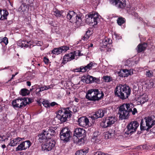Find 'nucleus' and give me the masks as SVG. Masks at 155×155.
Here are the masks:
<instances>
[{
    "instance_id": "nucleus-1",
    "label": "nucleus",
    "mask_w": 155,
    "mask_h": 155,
    "mask_svg": "<svg viewBox=\"0 0 155 155\" xmlns=\"http://www.w3.org/2000/svg\"><path fill=\"white\" fill-rule=\"evenodd\" d=\"M130 87L127 85L119 84L115 87L114 91L115 95L122 100L127 98L131 93Z\"/></svg>"
},
{
    "instance_id": "nucleus-2",
    "label": "nucleus",
    "mask_w": 155,
    "mask_h": 155,
    "mask_svg": "<svg viewBox=\"0 0 155 155\" xmlns=\"http://www.w3.org/2000/svg\"><path fill=\"white\" fill-rule=\"evenodd\" d=\"M132 104H124L120 105L119 108V118L121 120L128 119L132 111Z\"/></svg>"
},
{
    "instance_id": "nucleus-3",
    "label": "nucleus",
    "mask_w": 155,
    "mask_h": 155,
    "mask_svg": "<svg viewBox=\"0 0 155 155\" xmlns=\"http://www.w3.org/2000/svg\"><path fill=\"white\" fill-rule=\"evenodd\" d=\"M71 110L70 107H68L59 110L56 118L60 120L61 123L65 122L67 120V119L70 118L72 116V112Z\"/></svg>"
},
{
    "instance_id": "nucleus-4",
    "label": "nucleus",
    "mask_w": 155,
    "mask_h": 155,
    "mask_svg": "<svg viewBox=\"0 0 155 155\" xmlns=\"http://www.w3.org/2000/svg\"><path fill=\"white\" fill-rule=\"evenodd\" d=\"M146 126L143 124V120L142 119L140 124V131H138L137 134H140L144 130L149 131V130L155 124V120H153L151 117H146Z\"/></svg>"
},
{
    "instance_id": "nucleus-5",
    "label": "nucleus",
    "mask_w": 155,
    "mask_h": 155,
    "mask_svg": "<svg viewBox=\"0 0 155 155\" xmlns=\"http://www.w3.org/2000/svg\"><path fill=\"white\" fill-rule=\"evenodd\" d=\"M67 18L68 19L71 20L78 25H81L82 24V19L81 15L77 14L73 11L68 12Z\"/></svg>"
},
{
    "instance_id": "nucleus-6",
    "label": "nucleus",
    "mask_w": 155,
    "mask_h": 155,
    "mask_svg": "<svg viewBox=\"0 0 155 155\" xmlns=\"http://www.w3.org/2000/svg\"><path fill=\"white\" fill-rule=\"evenodd\" d=\"M60 135L61 140H63L64 142H67L71 138L72 134L70 129L68 127H65L61 130Z\"/></svg>"
},
{
    "instance_id": "nucleus-7",
    "label": "nucleus",
    "mask_w": 155,
    "mask_h": 155,
    "mask_svg": "<svg viewBox=\"0 0 155 155\" xmlns=\"http://www.w3.org/2000/svg\"><path fill=\"white\" fill-rule=\"evenodd\" d=\"M139 126V124L137 121L131 122L126 127V130L125 132V134L130 136L136 131Z\"/></svg>"
},
{
    "instance_id": "nucleus-8",
    "label": "nucleus",
    "mask_w": 155,
    "mask_h": 155,
    "mask_svg": "<svg viewBox=\"0 0 155 155\" xmlns=\"http://www.w3.org/2000/svg\"><path fill=\"white\" fill-rule=\"evenodd\" d=\"M85 18L86 23L90 25L93 24L92 20H93V22L94 23V25H97L98 21L100 20L98 14L95 13L86 15Z\"/></svg>"
},
{
    "instance_id": "nucleus-9",
    "label": "nucleus",
    "mask_w": 155,
    "mask_h": 155,
    "mask_svg": "<svg viewBox=\"0 0 155 155\" xmlns=\"http://www.w3.org/2000/svg\"><path fill=\"white\" fill-rule=\"evenodd\" d=\"M116 121L114 117H107L103 119L101 123V126L104 128H107L114 124Z\"/></svg>"
},
{
    "instance_id": "nucleus-10",
    "label": "nucleus",
    "mask_w": 155,
    "mask_h": 155,
    "mask_svg": "<svg viewBox=\"0 0 155 155\" xmlns=\"http://www.w3.org/2000/svg\"><path fill=\"white\" fill-rule=\"evenodd\" d=\"M55 141L54 140L48 139L44 143L41 144V148L42 150L46 151L51 150L55 147Z\"/></svg>"
},
{
    "instance_id": "nucleus-11",
    "label": "nucleus",
    "mask_w": 155,
    "mask_h": 155,
    "mask_svg": "<svg viewBox=\"0 0 155 155\" xmlns=\"http://www.w3.org/2000/svg\"><path fill=\"white\" fill-rule=\"evenodd\" d=\"M27 103L22 99H18L13 101L12 102V105L15 109L18 108H21L25 107Z\"/></svg>"
},
{
    "instance_id": "nucleus-12",
    "label": "nucleus",
    "mask_w": 155,
    "mask_h": 155,
    "mask_svg": "<svg viewBox=\"0 0 155 155\" xmlns=\"http://www.w3.org/2000/svg\"><path fill=\"white\" fill-rule=\"evenodd\" d=\"M110 2L118 8L123 9L126 5L125 0H110Z\"/></svg>"
},
{
    "instance_id": "nucleus-13",
    "label": "nucleus",
    "mask_w": 155,
    "mask_h": 155,
    "mask_svg": "<svg viewBox=\"0 0 155 155\" xmlns=\"http://www.w3.org/2000/svg\"><path fill=\"white\" fill-rule=\"evenodd\" d=\"M69 49L67 46H63L58 48H55L51 51V54L58 55L63 52H65Z\"/></svg>"
},
{
    "instance_id": "nucleus-14",
    "label": "nucleus",
    "mask_w": 155,
    "mask_h": 155,
    "mask_svg": "<svg viewBox=\"0 0 155 155\" xmlns=\"http://www.w3.org/2000/svg\"><path fill=\"white\" fill-rule=\"evenodd\" d=\"M32 43V42L30 41H28L26 40H19L18 41L17 45L18 46L21 48H30L34 46Z\"/></svg>"
},
{
    "instance_id": "nucleus-15",
    "label": "nucleus",
    "mask_w": 155,
    "mask_h": 155,
    "mask_svg": "<svg viewBox=\"0 0 155 155\" xmlns=\"http://www.w3.org/2000/svg\"><path fill=\"white\" fill-rule=\"evenodd\" d=\"M86 132L83 128H75L74 131V135L77 137H80L83 136H86Z\"/></svg>"
},
{
    "instance_id": "nucleus-16",
    "label": "nucleus",
    "mask_w": 155,
    "mask_h": 155,
    "mask_svg": "<svg viewBox=\"0 0 155 155\" xmlns=\"http://www.w3.org/2000/svg\"><path fill=\"white\" fill-rule=\"evenodd\" d=\"M106 112V110L100 109L96 111L93 116L91 117V118L93 120L97 119L98 118L103 117Z\"/></svg>"
},
{
    "instance_id": "nucleus-17",
    "label": "nucleus",
    "mask_w": 155,
    "mask_h": 155,
    "mask_svg": "<svg viewBox=\"0 0 155 155\" xmlns=\"http://www.w3.org/2000/svg\"><path fill=\"white\" fill-rule=\"evenodd\" d=\"M78 122L79 126L83 127L89 126V120L88 119L85 117H82L78 119Z\"/></svg>"
},
{
    "instance_id": "nucleus-18",
    "label": "nucleus",
    "mask_w": 155,
    "mask_h": 155,
    "mask_svg": "<svg viewBox=\"0 0 155 155\" xmlns=\"http://www.w3.org/2000/svg\"><path fill=\"white\" fill-rule=\"evenodd\" d=\"M74 58L75 54L72 52H71L67 54H65L62 63L65 64L67 63V62L74 59Z\"/></svg>"
},
{
    "instance_id": "nucleus-19",
    "label": "nucleus",
    "mask_w": 155,
    "mask_h": 155,
    "mask_svg": "<svg viewBox=\"0 0 155 155\" xmlns=\"http://www.w3.org/2000/svg\"><path fill=\"white\" fill-rule=\"evenodd\" d=\"M47 137L44 130H43L42 132L38 135V141L40 143H44L49 139L48 137Z\"/></svg>"
},
{
    "instance_id": "nucleus-20",
    "label": "nucleus",
    "mask_w": 155,
    "mask_h": 155,
    "mask_svg": "<svg viewBox=\"0 0 155 155\" xmlns=\"http://www.w3.org/2000/svg\"><path fill=\"white\" fill-rule=\"evenodd\" d=\"M132 73L131 70L127 69H122L120 70L119 73V75L122 77H127L128 76L131 75Z\"/></svg>"
},
{
    "instance_id": "nucleus-21",
    "label": "nucleus",
    "mask_w": 155,
    "mask_h": 155,
    "mask_svg": "<svg viewBox=\"0 0 155 155\" xmlns=\"http://www.w3.org/2000/svg\"><path fill=\"white\" fill-rule=\"evenodd\" d=\"M115 134V131L114 129H110L105 134V137L108 139L114 138Z\"/></svg>"
},
{
    "instance_id": "nucleus-22",
    "label": "nucleus",
    "mask_w": 155,
    "mask_h": 155,
    "mask_svg": "<svg viewBox=\"0 0 155 155\" xmlns=\"http://www.w3.org/2000/svg\"><path fill=\"white\" fill-rule=\"evenodd\" d=\"M112 43V41L110 38L105 37L101 42V43L100 46L103 48L107 47L108 44H110Z\"/></svg>"
},
{
    "instance_id": "nucleus-23",
    "label": "nucleus",
    "mask_w": 155,
    "mask_h": 155,
    "mask_svg": "<svg viewBox=\"0 0 155 155\" xmlns=\"http://www.w3.org/2000/svg\"><path fill=\"white\" fill-rule=\"evenodd\" d=\"M24 139V138H22L19 137H17L16 138L12 139L8 145L12 147L15 146L17 144H18L21 140H23Z\"/></svg>"
},
{
    "instance_id": "nucleus-24",
    "label": "nucleus",
    "mask_w": 155,
    "mask_h": 155,
    "mask_svg": "<svg viewBox=\"0 0 155 155\" xmlns=\"http://www.w3.org/2000/svg\"><path fill=\"white\" fill-rule=\"evenodd\" d=\"M45 134L47 135L49 139L51 138L56 134L54 130L51 128H49L48 130H44Z\"/></svg>"
},
{
    "instance_id": "nucleus-25",
    "label": "nucleus",
    "mask_w": 155,
    "mask_h": 155,
    "mask_svg": "<svg viewBox=\"0 0 155 155\" xmlns=\"http://www.w3.org/2000/svg\"><path fill=\"white\" fill-rule=\"evenodd\" d=\"M147 47V44L144 43L140 44L137 46V50L138 53H140L144 51Z\"/></svg>"
},
{
    "instance_id": "nucleus-26",
    "label": "nucleus",
    "mask_w": 155,
    "mask_h": 155,
    "mask_svg": "<svg viewBox=\"0 0 155 155\" xmlns=\"http://www.w3.org/2000/svg\"><path fill=\"white\" fill-rule=\"evenodd\" d=\"M148 100L147 96L146 95H143L140 96L138 98L137 102L142 104L147 101Z\"/></svg>"
},
{
    "instance_id": "nucleus-27",
    "label": "nucleus",
    "mask_w": 155,
    "mask_h": 155,
    "mask_svg": "<svg viewBox=\"0 0 155 155\" xmlns=\"http://www.w3.org/2000/svg\"><path fill=\"white\" fill-rule=\"evenodd\" d=\"M88 150L89 149L87 147L84 149L79 150L76 152L75 155H86Z\"/></svg>"
},
{
    "instance_id": "nucleus-28",
    "label": "nucleus",
    "mask_w": 155,
    "mask_h": 155,
    "mask_svg": "<svg viewBox=\"0 0 155 155\" xmlns=\"http://www.w3.org/2000/svg\"><path fill=\"white\" fill-rule=\"evenodd\" d=\"M54 15L57 17H63L62 14L63 13L62 10L59 11L56 8L53 9Z\"/></svg>"
},
{
    "instance_id": "nucleus-29",
    "label": "nucleus",
    "mask_w": 155,
    "mask_h": 155,
    "mask_svg": "<svg viewBox=\"0 0 155 155\" xmlns=\"http://www.w3.org/2000/svg\"><path fill=\"white\" fill-rule=\"evenodd\" d=\"M28 7L27 5L26 4L23 2L22 4L18 8V10L19 12H24L25 11H26Z\"/></svg>"
},
{
    "instance_id": "nucleus-30",
    "label": "nucleus",
    "mask_w": 155,
    "mask_h": 155,
    "mask_svg": "<svg viewBox=\"0 0 155 155\" xmlns=\"http://www.w3.org/2000/svg\"><path fill=\"white\" fill-rule=\"evenodd\" d=\"M148 88H151L153 87H155V81L153 79H151L149 81H147L145 83Z\"/></svg>"
},
{
    "instance_id": "nucleus-31",
    "label": "nucleus",
    "mask_w": 155,
    "mask_h": 155,
    "mask_svg": "<svg viewBox=\"0 0 155 155\" xmlns=\"http://www.w3.org/2000/svg\"><path fill=\"white\" fill-rule=\"evenodd\" d=\"M25 150V143L23 142L20 144L15 149L16 151H21Z\"/></svg>"
},
{
    "instance_id": "nucleus-32",
    "label": "nucleus",
    "mask_w": 155,
    "mask_h": 155,
    "mask_svg": "<svg viewBox=\"0 0 155 155\" xmlns=\"http://www.w3.org/2000/svg\"><path fill=\"white\" fill-rule=\"evenodd\" d=\"M126 20L125 18L122 17L118 18L117 20V24L120 26L122 25L124 23H125Z\"/></svg>"
},
{
    "instance_id": "nucleus-33",
    "label": "nucleus",
    "mask_w": 155,
    "mask_h": 155,
    "mask_svg": "<svg viewBox=\"0 0 155 155\" xmlns=\"http://www.w3.org/2000/svg\"><path fill=\"white\" fill-rule=\"evenodd\" d=\"M104 96V94H102L100 96L96 95L95 96H93L92 97H91V99H90V101H98L99 100L101 99V98L103 97Z\"/></svg>"
},
{
    "instance_id": "nucleus-34",
    "label": "nucleus",
    "mask_w": 155,
    "mask_h": 155,
    "mask_svg": "<svg viewBox=\"0 0 155 155\" xmlns=\"http://www.w3.org/2000/svg\"><path fill=\"white\" fill-rule=\"evenodd\" d=\"M86 136H83L81 137L80 138H78V140L77 141V143L78 145H81L82 144L84 143L85 140L86 139Z\"/></svg>"
},
{
    "instance_id": "nucleus-35",
    "label": "nucleus",
    "mask_w": 155,
    "mask_h": 155,
    "mask_svg": "<svg viewBox=\"0 0 155 155\" xmlns=\"http://www.w3.org/2000/svg\"><path fill=\"white\" fill-rule=\"evenodd\" d=\"M29 94V91L26 88L22 89L21 91L20 94L23 96H25L28 95Z\"/></svg>"
},
{
    "instance_id": "nucleus-36",
    "label": "nucleus",
    "mask_w": 155,
    "mask_h": 155,
    "mask_svg": "<svg viewBox=\"0 0 155 155\" xmlns=\"http://www.w3.org/2000/svg\"><path fill=\"white\" fill-rule=\"evenodd\" d=\"M3 15H1V17H0V19L2 20L6 19V17L8 15V12L6 10H3Z\"/></svg>"
},
{
    "instance_id": "nucleus-37",
    "label": "nucleus",
    "mask_w": 155,
    "mask_h": 155,
    "mask_svg": "<svg viewBox=\"0 0 155 155\" xmlns=\"http://www.w3.org/2000/svg\"><path fill=\"white\" fill-rule=\"evenodd\" d=\"M23 80V81H26L27 80H30L33 79V76H31L28 74H26L22 76Z\"/></svg>"
},
{
    "instance_id": "nucleus-38",
    "label": "nucleus",
    "mask_w": 155,
    "mask_h": 155,
    "mask_svg": "<svg viewBox=\"0 0 155 155\" xmlns=\"http://www.w3.org/2000/svg\"><path fill=\"white\" fill-rule=\"evenodd\" d=\"M103 79L104 80V81L105 82H110L112 81V78L108 75L103 76Z\"/></svg>"
},
{
    "instance_id": "nucleus-39",
    "label": "nucleus",
    "mask_w": 155,
    "mask_h": 155,
    "mask_svg": "<svg viewBox=\"0 0 155 155\" xmlns=\"http://www.w3.org/2000/svg\"><path fill=\"white\" fill-rule=\"evenodd\" d=\"M91 141L94 143H99L100 141V137H92Z\"/></svg>"
},
{
    "instance_id": "nucleus-40",
    "label": "nucleus",
    "mask_w": 155,
    "mask_h": 155,
    "mask_svg": "<svg viewBox=\"0 0 155 155\" xmlns=\"http://www.w3.org/2000/svg\"><path fill=\"white\" fill-rule=\"evenodd\" d=\"M94 77L88 75L87 78V80L85 81V82L87 83H92V82H93V81H94Z\"/></svg>"
},
{
    "instance_id": "nucleus-41",
    "label": "nucleus",
    "mask_w": 155,
    "mask_h": 155,
    "mask_svg": "<svg viewBox=\"0 0 155 155\" xmlns=\"http://www.w3.org/2000/svg\"><path fill=\"white\" fill-rule=\"evenodd\" d=\"M25 143V150L27 148H29L31 145V143L29 140L25 141H23Z\"/></svg>"
},
{
    "instance_id": "nucleus-42",
    "label": "nucleus",
    "mask_w": 155,
    "mask_h": 155,
    "mask_svg": "<svg viewBox=\"0 0 155 155\" xmlns=\"http://www.w3.org/2000/svg\"><path fill=\"white\" fill-rule=\"evenodd\" d=\"M146 75L149 78L152 77L153 76V72L152 71L148 70L146 71Z\"/></svg>"
},
{
    "instance_id": "nucleus-43",
    "label": "nucleus",
    "mask_w": 155,
    "mask_h": 155,
    "mask_svg": "<svg viewBox=\"0 0 155 155\" xmlns=\"http://www.w3.org/2000/svg\"><path fill=\"white\" fill-rule=\"evenodd\" d=\"M2 43H4L6 45H7L8 42V38L6 37L2 38Z\"/></svg>"
},
{
    "instance_id": "nucleus-44",
    "label": "nucleus",
    "mask_w": 155,
    "mask_h": 155,
    "mask_svg": "<svg viewBox=\"0 0 155 155\" xmlns=\"http://www.w3.org/2000/svg\"><path fill=\"white\" fill-rule=\"evenodd\" d=\"M40 88L43 91L50 89V86H43L42 85H41V86H40Z\"/></svg>"
},
{
    "instance_id": "nucleus-45",
    "label": "nucleus",
    "mask_w": 155,
    "mask_h": 155,
    "mask_svg": "<svg viewBox=\"0 0 155 155\" xmlns=\"http://www.w3.org/2000/svg\"><path fill=\"white\" fill-rule=\"evenodd\" d=\"M93 64L92 62H91L86 66H85V68L87 70L88 69H91L93 66Z\"/></svg>"
},
{
    "instance_id": "nucleus-46",
    "label": "nucleus",
    "mask_w": 155,
    "mask_h": 155,
    "mask_svg": "<svg viewBox=\"0 0 155 155\" xmlns=\"http://www.w3.org/2000/svg\"><path fill=\"white\" fill-rule=\"evenodd\" d=\"M42 104L44 106L46 107H50V104L48 101H43Z\"/></svg>"
},
{
    "instance_id": "nucleus-47",
    "label": "nucleus",
    "mask_w": 155,
    "mask_h": 155,
    "mask_svg": "<svg viewBox=\"0 0 155 155\" xmlns=\"http://www.w3.org/2000/svg\"><path fill=\"white\" fill-rule=\"evenodd\" d=\"M93 92H94V94L98 96L99 95H101L102 94H104L102 92H101V93H100L98 89H93Z\"/></svg>"
},
{
    "instance_id": "nucleus-48",
    "label": "nucleus",
    "mask_w": 155,
    "mask_h": 155,
    "mask_svg": "<svg viewBox=\"0 0 155 155\" xmlns=\"http://www.w3.org/2000/svg\"><path fill=\"white\" fill-rule=\"evenodd\" d=\"M34 0H24L23 3L27 5H30L33 3Z\"/></svg>"
},
{
    "instance_id": "nucleus-49",
    "label": "nucleus",
    "mask_w": 155,
    "mask_h": 155,
    "mask_svg": "<svg viewBox=\"0 0 155 155\" xmlns=\"http://www.w3.org/2000/svg\"><path fill=\"white\" fill-rule=\"evenodd\" d=\"M114 35L115 36L116 39L119 40L122 38V37L120 35L116 32L114 33Z\"/></svg>"
},
{
    "instance_id": "nucleus-50",
    "label": "nucleus",
    "mask_w": 155,
    "mask_h": 155,
    "mask_svg": "<svg viewBox=\"0 0 155 155\" xmlns=\"http://www.w3.org/2000/svg\"><path fill=\"white\" fill-rule=\"evenodd\" d=\"M43 61L45 64L48 65L49 63V60L47 57H44L43 58Z\"/></svg>"
},
{
    "instance_id": "nucleus-51",
    "label": "nucleus",
    "mask_w": 155,
    "mask_h": 155,
    "mask_svg": "<svg viewBox=\"0 0 155 155\" xmlns=\"http://www.w3.org/2000/svg\"><path fill=\"white\" fill-rule=\"evenodd\" d=\"M80 70L81 72H85L87 71V70L85 68V66H81L80 67Z\"/></svg>"
},
{
    "instance_id": "nucleus-52",
    "label": "nucleus",
    "mask_w": 155,
    "mask_h": 155,
    "mask_svg": "<svg viewBox=\"0 0 155 155\" xmlns=\"http://www.w3.org/2000/svg\"><path fill=\"white\" fill-rule=\"evenodd\" d=\"M87 35L86 33L85 34L84 36L82 38V39L84 41H86L89 38V36H88Z\"/></svg>"
},
{
    "instance_id": "nucleus-53",
    "label": "nucleus",
    "mask_w": 155,
    "mask_h": 155,
    "mask_svg": "<svg viewBox=\"0 0 155 155\" xmlns=\"http://www.w3.org/2000/svg\"><path fill=\"white\" fill-rule=\"evenodd\" d=\"M8 140V139L6 138L5 136H0V140L2 141H4L6 140Z\"/></svg>"
},
{
    "instance_id": "nucleus-54",
    "label": "nucleus",
    "mask_w": 155,
    "mask_h": 155,
    "mask_svg": "<svg viewBox=\"0 0 155 155\" xmlns=\"http://www.w3.org/2000/svg\"><path fill=\"white\" fill-rule=\"evenodd\" d=\"M99 132L97 131H95L92 137H99Z\"/></svg>"
},
{
    "instance_id": "nucleus-55",
    "label": "nucleus",
    "mask_w": 155,
    "mask_h": 155,
    "mask_svg": "<svg viewBox=\"0 0 155 155\" xmlns=\"http://www.w3.org/2000/svg\"><path fill=\"white\" fill-rule=\"evenodd\" d=\"M35 44L38 46H41L43 45V42L41 41H36Z\"/></svg>"
},
{
    "instance_id": "nucleus-56",
    "label": "nucleus",
    "mask_w": 155,
    "mask_h": 155,
    "mask_svg": "<svg viewBox=\"0 0 155 155\" xmlns=\"http://www.w3.org/2000/svg\"><path fill=\"white\" fill-rule=\"evenodd\" d=\"M131 112L132 113V114L133 115H134L136 113H137V110L136 108H134L133 109V110L132 109V111H130V113Z\"/></svg>"
},
{
    "instance_id": "nucleus-57",
    "label": "nucleus",
    "mask_w": 155,
    "mask_h": 155,
    "mask_svg": "<svg viewBox=\"0 0 155 155\" xmlns=\"http://www.w3.org/2000/svg\"><path fill=\"white\" fill-rule=\"evenodd\" d=\"M94 155H105V153L101 152H96Z\"/></svg>"
},
{
    "instance_id": "nucleus-58",
    "label": "nucleus",
    "mask_w": 155,
    "mask_h": 155,
    "mask_svg": "<svg viewBox=\"0 0 155 155\" xmlns=\"http://www.w3.org/2000/svg\"><path fill=\"white\" fill-rule=\"evenodd\" d=\"M55 105H58V104L55 102H53L50 104V106L53 107Z\"/></svg>"
},
{
    "instance_id": "nucleus-59",
    "label": "nucleus",
    "mask_w": 155,
    "mask_h": 155,
    "mask_svg": "<svg viewBox=\"0 0 155 155\" xmlns=\"http://www.w3.org/2000/svg\"><path fill=\"white\" fill-rule=\"evenodd\" d=\"M86 33L87 35H88H88L89 36H90L91 35V34L92 33L91 31L90 30H88L86 31Z\"/></svg>"
},
{
    "instance_id": "nucleus-60",
    "label": "nucleus",
    "mask_w": 155,
    "mask_h": 155,
    "mask_svg": "<svg viewBox=\"0 0 155 155\" xmlns=\"http://www.w3.org/2000/svg\"><path fill=\"white\" fill-rule=\"evenodd\" d=\"M35 93L37 96L39 97L41 96V94L39 92H38V91H36L35 92Z\"/></svg>"
},
{
    "instance_id": "nucleus-61",
    "label": "nucleus",
    "mask_w": 155,
    "mask_h": 155,
    "mask_svg": "<svg viewBox=\"0 0 155 155\" xmlns=\"http://www.w3.org/2000/svg\"><path fill=\"white\" fill-rule=\"evenodd\" d=\"M73 71L75 72H81V71L80 70V68H79L75 69H74Z\"/></svg>"
},
{
    "instance_id": "nucleus-62",
    "label": "nucleus",
    "mask_w": 155,
    "mask_h": 155,
    "mask_svg": "<svg viewBox=\"0 0 155 155\" xmlns=\"http://www.w3.org/2000/svg\"><path fill=\"white\" fill-rule=\"evenodd\" d=\"M93 92V91L92 90V89L91 90H89L88 91L87 94H91V93Z\"/></svg>"
},
{
    "instance_id": "nucleus-63",
    "label": "nucleus",
    "mask_w": 155,
    "mask_h": 155,
    "mask_svg": "<svg viewBox=\"0 0 155 155\" xmlns=\"http://www.w3.org/2000/svg\"><path fill=\"white\" fill-rule=\"evenodd\" d=\"M86 98L87 99H88L89 100H90V99H91V97H90L87 94H86Z\"/></svg>"
},
{
    "instance_id": "nucleus-64",
    "label": "nucleus",
    "mask_w": 155,
    "mask_h": 155,
    "mask_svg": "<svg viewBox=\"0 0 155 155\" xmlns=\"http://www.w3.org/2000/svg\"><path fill=\"white\" fill-rule=\"evenodd\" d=\"M37 85H34L32 87V88L30 89V91H32V90L34 89V88L35 87V86Z\"/></svg>"
}]
</instances>
